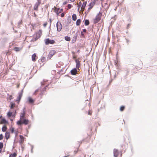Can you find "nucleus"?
<instances>
[{
  "mask_svg": "<svg viewBox=\"0 0 157 157\" xmlns=\"http://www.w3.org/2000/svg\"><path fill=\"white\" fill-rule=\"evenodd\" d=\"M23 92V89H22L21 90V91L18 93V96L16 100V101H17V103H18L20 101L22 97Z\"/></svg>",
  "mask_w": 157,
  "mask_h": 157,
  "instance_id": "f257e3e1",
  "label": "nucleus"
},
{
  "mask_svg": "<svg viewBox=\"0 0 157 157\" xmlns=\"http://www.w3.org/2000/svg\"><path fill=\"white\" fill-rule=\"evenodd\" d=\"M45 42L46 45H48L49 44H53L55 42V41L54 40H50L49 38L45 39Z\"/></svg>",
  "mask_w": 157,
  "mask_h": 157,
  "instance_id": "f03ea898",
  "label": "nucleus"
},
{
  "mask_svg": "<svg viewBox=\"0 0 157 157\" xmlns=\"http://www.w3.org/2000/svg\"><path fill=\"white\" fill-rule=\"evenodd\" d=\"M41 0H37V2L35 4L33 7L34 10L36 11L38 10V7L41 3Z\"/></svg>",
  "mask_w": 157,
  "mask_h": 157,
  "instance_id": "7ed1b4c3",
  "label": "nucleus"
},
{
  "mask_svg": "<svg viewBox=\"0 0 157 157\" xmlns=\"http://www.w3.org/2000/svg\"><path fill=\"white\" fill-rule=\"evenodd\" d=\"M57 27V31L58 32H60L61 30L62 26L60 22L58 21L56 24Z\"/></svg>",
  "mask_w": 157,
  "mask_h": 157,
  "instance_id": "20e7f679",
  "label": "nucleus"
},
{
  "mask_svg": "<svg viewBox=\"0 0 157 157\" xmlns=\"http://www.w3.org/2000/svg\"><path fill=\"white\" fill-rule=\"evenodd\" d=\"M29 121L28 120L25 119L21 121L20 124H17L18 125H21L23 124L25 125H27L29 123Z\"/></svg>",
  "mask_w": 157,
  "mask_h": 157,
  "instance_id": "39448f33",
  "label": "nucleus"
},
{
  "mask_svg": "<svg viewBox=\"0 0 157 157\" xmlns=\"http://www.w3.org/2000/svg\"><path fill=\"white\" fill-rule=\"evenodd\" d=\"M13 111H14V114H13V112L10 111H9L7 113V116H8V117H10L12 116H13L14 117H15V115L17 113L16 110H13Z\"/></svg>",
  "mask_w": 157,
  "mask_h": 157,
  "instance_id": "423d86ee",
  "label": "nucleus"
},
{
  "mask_svg": "<svg viewBox=\"0 0 157 157\" xmlns=\"http://www.w3.org/2000/svg\"><path fill=\"white\" fill-rule=\"evenodd\" d=\"M95 4V2L94 1H93L90 2L88 5V6H89V8H88V10L87 11V13H88L90 10L92 8L94 5Z\"/></svg>",
  "mask_w": 157,
  "mask_h": 157,
  "instance_id": "0eeeda50",
  "label": "nucleus"
},
{
  "mask_svg": "<svg viewBox=\"0 0 157 157\" xmlns=\"http://www.w3.org/2000/svg\"><path fill=\"white\" fill-rule=\"evenodd\" d=\"M44 82H44V81H43V82H41V88H42V86L44 85ZM48 85H46L45 87H44L43 88H42V90H41V89H40V90L41 91H45L46 90V88L48 87Z\"/></svg>",
  "mask_w": 157,
  "mask_h": 157,
  "instance_id": "6e6552de",
  "label": "nucleus"
},
{
  "mask_svg": "<svg viewBox=\"0 0 157 157\" xmlns=\"http://www.w3.org/2000/svg\"><path fill=\"white\" fill-rule=\"evenodd\" d=\"M77 69L75 68L73 69L70 71L71 74L72 75H76L77 73Z\"/></svg>",
  "mask_w": 157,
  "mask_h": 157,
  "instance_id": "1a4fd4ad",
  "label": "nucleus"
},
{
  "mask_svg": "<svg viewBox=\"0 0 157 157\" xmlns=\"http://www.w3.org/2000/svg\"><path fill=\"white\" fill-rule=\"evenodd\" d=\"M25 116L24 115H20V120L19 121H18L17 122V124H20V123L21 122V121H22V120L25 119Z\"/></svg>",
  "mask_w": 157,
  "mask_h": 157,
  "instance_id": "9d476101",
  "label": "nucleus"
},
{
  "mask_svg": "<svg viewBox=\"0 0 157 157\" xmlns=\"http://www.w3.org/2000/svg\"><path fill=\"white\" fill-rule=\"evenodd\" d=\"M75 62L76 63V68L78 69L80 67V61L79 60L76 59L75 60Z\"/></svg>",
  "mask_w": 157,
  "mask_h": 157,
  "instance_id": "9b49d317",
  "label": "nucleus"
},
{
  "mask_svg": "<svg viewBox=\"0 0 157 157\" xmlns=\"http://www.w3.org/2000/svg\"><path fill=\"white\" fill-rule=\"evenodd\" d=\"M98 15V14L96 16L94 20V22L95 23H98L101 19V17Z\"/></svg>",
  "mask_w": 157,
  "mask_h": 157,
  "instance_id": "f8f14e48",
  "label": "nucleus"
},
{
  "mask_svg": "<svg viewBox=\"0 0 157 157\" xmlns=\"http://www.w3.org/2000/svg\"><path fill=\"white\" fill-rule=\"evenodd\" d=\"M16 107V105L14 102H10V109H13L14 108Z\"/></svg>",
  "mask_w": 157,
  "mask_h": 157,
  "instance_id": "ddd939ff",
  "label": "nucleus"
},
{
  "mask_svg": "<svg viewBox=\"0 0 157 157\" xmlns=\"http://www.w3.org/2000/svg\"><path fill=\"white\" fill-rule=\"evenodd\" d=\"M113 156L114 157H117L118 156V150L114 149L113 150Z\"/></svg>",
  "mask_w": 157,
  "mask_h": 157,
  "instance_id": "4468645a",
  "label": "nucleus"
},
{
  "mask_svg": "<svg viewBox=\"0 0 157 157\" xmlns=\"http://www.w3.org/2000/svg\"><path fill=\"white\" fill-rule=\"evenodd\" d=\"M86 4H87L86 1L85 2H84L83 3L82 5V7H81V9L82 10L84 11V10L85 7L86 5Z\"/></svg>",
  "mask_w": 157,
  "mask_h": 157,
  "instance_id": "2eb2a0df",
  "label": "nucleus"
},
{
  "mask_svg": "<svg viewBox=\"0 0 157 157\" xmlns=\"http://www.w3.org/2000/svg\"><path fill=\"white\" fill-rule=\"evenodd\" d=\"M77 33H76L75 35L73 36V39L72 40V43H74L76 41L77 39Z\"/></svg>",
  "mask_w": 157,
  "mask_h": 157,
  "instance_id": "dca6fc26",
  "label": "nucleus"
},
{
  "mask_svg": "<svg viewBox=\"0 0 157 157\" xmlns=\"http://www.w3.org/2000/svg\"><path fill=\"white\" fill-rule=\"evenodd\" d=\"M36 55L35 53H34L32 56V60L34 62L36 61Z\"/></svg>",
  "mask_w": 157,
  "mask_h": 157,
  "instance_id": "f3484780",
  "label": "nucleus"
},
{
  "mask_svg": "<svg viewBox=\"0 0 157 157\" xmlns=\"http://www.w3.org/2000/svg\"><path fill=\"white\" fill-rule=\"evenodd\" d=\"M29 102L30 103L32 104L34 102V100L31 97H29L28 98V99Z\"/></svg>",
  "mask_w": 157,
  "mask_h": 157,
  "instance_id": "a211bd4d",
  "label": "nucleus"
},
{
  "mask_svg": "<svg viewBox=\"0 0 157 157\" xmlns=\"http://www.w3.org/2000/svg\"><path fill=\"white\" fill-rule=\"evenodd\" d=\"M10 137V133L9 132H6L5 134V138L7 140Z\"/></svg>",
  "mask_w": 157,
  "mask_h": 157,
  "instance_id": "6ab92c4d",
  "label": "nucleus"
},
{
  "mask_svg": "<svg viewBox=\"0 0 157 157\" xmlns=\"http://www.w3.org/2000/svg\"><path fill=\"white\" fill-rule=\"evenodd\" d=\"M1 121L2 123L4 124H6L8 123V122L4 118H2L1 120Z\"/></svg>",
  "mask_w": 157,
  "mask_h": 157,
  "instance_id": "aec40b11",
  "label": "nucleus"
},
{
  "mask_svg": "<svg viewBox=\"0 0 157 157\" xmlns=\"http://www.w3.org/2000/svg\"><path fill=\"white\" fill-rule=\"evenodd\" d=\"M118 55V52H117L116 53V60H115L114 61V64L117 67L118 66L117 63H118V59H117V55Z\"/></svg>",
  "mask_w": 157,
  "mask_h": 157,
  "instance_id": "412c9836",
  "label": "nucleus"
},
{
  "mask_svg": "<svg viewBox=\"0 0 157 157\" xmlns=\"http://www.w3.org/2000/svg\"><path fill=\"white\" fill-rule=\"evenodd\" d=\"M72 20L74 21H75L77 19V16L76 14H74L72 15Z\"/></svg>",
  "mask_w": 157,
  "mask_h": 157,
  "instance_id": "4be33fe9",
  "label": "nucleus"
},
{
  "mask_svg": "<svg viewBox=\"0 0 157 157\" xmlns=\"http://www.w3.org/2000/svg\"><path fill=\"white\" fill-rule=\"evenodd\" d=\"M81 22V20L80 19H78L76 21V25L77 26H79L80 25Z\"/></svg>",
  "mask_w": 157,
  "mask_h": 157,
  "instance_id": "5701e85b",
  "label": "nucleus"
},
{
  "mask_svg": "<svg viewBox=\"0 0 157 157\" xmlns=\"http://www.w3.org/2000/svg\"><path fill=\"white\" fill-rule=\"evenodd\" d=\"M90 24V22L88 19H86L85 20V23L84 24L86 26H87L89 25Z\"/></svg>",
  "mask_w": 157,
  "mask_h": 157,
  "instance_id": "b1692460",
  "label": "nucleus"
},
{
  "mask_svg": "<svg viewBox=\"0 0 157 157\" xmlns=\"http://www.w3.org/2000/svg\"><path fill=\"white\" fill-rule=\"evenodd\" d=\"M17 155V154L15 152H14L13 154H10L9 157H16Z\"/></svg>",
  "mask_w": 157,
  "mask_h": 157,
  "instance_id": "393cba45",
  "label": "nucleus"
},
{
  "mask_svg": "<svg viewBox=\"0 0 157 157\" xmlns=\"http://www.w3.org/2000/svg\"><path fill=\"white\" fill-rule=\"evenodd\" d=\"M13 97H12V95H8L7 97L8 99L10 100H11L13 99Z\"/></svg>",
  "mask_w": 157,
  "mask_h": 157,
  "instance_id": "a878e982",
  "label": "nucleus"
},
{
  "mask_svg": "<svg viewBox=\"0 0 157 157\" xmlns=\"http://www.w3.org/2000/svg\"><path fill=\"white\" fill-rule=\"evenodd\" d=\"M65 40L67 41H69L71 40L70 37L69 36H66L65 37Z\"/></svg>",
  "mask_w": 157,
  "mask_h": 157,
  "instance_id": "bb28decb",
  "label": "nucleus"
},
{
  "mask_svg": "<svg viewBox=\"0 0 157 157\" xmlns=\"http://www.w3.org/2000/svg\"><path fill=\"white\" fill-rule=\"evenodd\" d=\"M6 129H7V128H6V126H3L2 128V131L3 132H6Z\"/></svg>",
  "mask_w": 157,
  "mask_h": 157,
  "instance_id": "cd10ccee",
  "label": "nucleus"
},
{
  "mask_svg": "<svg viewBox=\"0 0 157 157\" xmlns=\"http://www.w3.org/2000/svg\"><path fill=\"white\" fill-rule=\"evenodd\" d=\"M59 8H58L56 10H55V12L56 13L57 15H58L59 13H61V11H59Z\"/></svg>",
  "mask_w": 157,
  "mask_h": 157,
  "instance_id": "c85d7f7f",
  "label": "nucleus"
},
{
  "mask_svg": "<svg viewBox=\"0 0 157 157\" xmlns=\"http://www.w3.org/2000/svg\"><path fill=\"white\" fill-rule=\"evenodd\" d=\"M45 61V57L43 56L41 58V61L42 63L44 62Z\"/></svg>",
  "mask_w": 157,
  "mask_h": 157,
  "instance_id": "c756f323",
  "label": "nucleus"
},
{
  "mask_svg": "<svg viewBox=\"0 0 157 157\" xmlns=\"http://www.w3.org/2000/svg\"><path fill=\"white\" fill-rule=\"evenodd\" d=\"M25 108H23V112L21 113V115H24L25 116Z\"/></svg>",
  "mask_w": 157,
  "mask_h": 157,
  "instance_id": "7c9ffc66",
  "label": "nucleus"
},
{
  "mask_svg": "<svg viewBox=\"0 0 157 157\" xmlns=\"http://www.w3.org/2000/svg\"><path fill=\"white\" fill-rule=\"evenodd\" d=\"M125 107L124 106H121L120 107V110L121 111H123Z\"/></svg>",
  "mask_w": 157,
  "mask_h": 157,
  "instance_id": "2f4dec72",
  "label": "nucleus"
},
{
  "mask_svg": "<svg viewBox=\"0 0 157 157\" xmlns=\"http://www.w3.org/2000/svg\"><path fill=\"white\" fill-rule=\"evenodd\" d=\"M3 143L1 142H0V149L2 150V148H3Z\"/></svg>",
  "mask_w": 157,
  "mask_h": 157,
  "instance_id": "473e14b6",
  "label": "nucleus"
},
{
  "mask_svg": "<svg viewBox=\"0 0 157 157\" xmlns=\"http://www.w3.org/2000/svg\"><path fill=\"white\" fill-rule=\"evenodd\" d=\"M21 140V142H22L24 139V137L22 135L19 136Z\"/></svg>",
  "mask_w": 157,
  "mask_h": 157,
  "instance_id": "72a5a7b5",
  "label": "nucleus"
},
{
  "mask_svg": "<svg viewBox=\"0 0 157 157\" xmlns=\"http://www.w3.org/2000/svg\"><path fill=\"white\" fill-rule=\"evenodd\" d=\"M54 54V51H51L49 53V54L51 55V56H52Z\"/></svg>",
  "mask_w": 157,
  "mask_h": 157,
  "instance_id": "f704fd0d",
  "label": "nucleus"
},
{
  "mask_svg": "<svg viewBox=\"0 0 157 157\" xmlns=\"http://www.w3.org/2000/svg\"><path fill=\"white\" fill-rule=\"evenodd\" d=\"M22 23V20L20 21L18 23V26H20V25Z\"/></svg>",
  "mask_w": 157,
  "mask_h": 157,
  "instance_id": "c9c22d12",
  "label": "nucleus"
},
{
  "mask_svg": "<svg viewBox=\"0 0 157 157\" xmlns=\"http://www.w3.org/2000/svg\"><path fill=\"white\" fill-rule=\"evenodd\" d=\"M3 138V136L2 134L0 135V140H2Z\"/></svg>",
  "mask_w": 157,
  "mask_h": 157,
  "instance_id": "e433bc0d",
  "label": "nucleus"
},
{
  "mask_svg": "<svg viewBox=\"0 0 157 157\" xmlns=\"http://www.w3.org/2000/svg\"><path fill=\"white\" fill-rule=\"evenodd\" d=\"M72 5L71 4H69L67 5V7L68 9H70L71 8Z\"/></svg>",
  "mask_w": 157,
  "mask_h": 157,
  "instance_id": "4c0bfd02",
  "label": "nucleus"
},
{
  "mask_svg": "<svg viewBox=\"0 0 157 157\" xmlns=\"http://www.w3.org/2000/svg\"><path fill=\"white\" fill-rule=\"evenodd\" d=\"M14 128H11V133H13L14 132Z\"/></svg>",
  "mask_w": 157,
  "mask_h": 157,
  "instance_id": "58836bf2",
  "label": "nucleus"
},
{
  "mask_svg": "<svg viewBox=\"0 0 157 157\" xmlns=\"http://www.w3.org/2000/svg\"><path fill=\"white\" fill-rule=\"evenodd\" d=\"M65 15V13H62L61 14V17H63Z\"/></svg>",
  "mask_w": 157,
  "mask_h": 157,
  "instance_id": "ea45409f",
  "label": "nucleus"
},
{
  "mask_svg": "<svg viewBox=\"0 0 157 157\" xmlns=\"http://www.w3.org/2000/svg\"><path fill=\"white\" fill-rule=\"evenodd\" d=\"M39 90V89H38L36 90L35 91V92L34 93H33V94H35V93H36Z\"/></svg>",
  "mask_w": 157,
  "mask_h": 157,
  "instance_id": "a19ab883",
  "label": "nucleus"
},
{
  "mask_svg": "<svg viewBox=\"0 0 157 157\" xmlns=\"http://www.w3.org/2000/svg\"><path fill=\"white\" fill-rule=\"evenodd\" d=\"M81 36H84V34L83 33V32H82V31H81Z\"/></svg>",
  "mask_w": 157,
  "mask_h": 157,
  "instance_id": "79ce46f5",
  "label": "nucleus"
},
{
  "mask_svg": "<svg viewBox=\"0 0 157 157\" xmlns=\"http://www.w3.org/2000/svg\"><path fill=\"white\" fill-rule=\"evenodd\" d=\"M83 32L84 33H86V29H84L82 30Z\"/></svg>",
  "mask_w": 157,
  "mask_h": 157,
  "instance_id": "37998d69",
  "label": "nucleus"
},
{
  "mask_svg": "<svg viewBox=\"0 0 157 157\" xmlns=\"http://www.w3.org/2000/svg\"><path fill=\"white\" fill-rule=\"evenodd\" d=\"M67 3V1H65L63 3V5H65Z\"/></svg>",
  "mask_w": 157,
  "mask_h": 157,
  "instance_id": "c03bdc74",
  "label": "nucleus"
},
{
  "mask_svg": "<svg viewBox=\"0 0 157 157\" xmlns=\"http://www.w3.org/2000/svg\"><path fill=\"white\" fill-rule=\"evenodd\" d=\"M33 145H31V152L32 153H33Z\"/></svg>",
  "mask_w": 157,
  "mask_h": 157,
  "instance_id": "a18cd8bd",
  "label": "nucleus"
},
{
  "mask_svg": "<svg viewBox=\"0 0 157 157\" xmlns=\"http://www.w3.org/2000/svg\"><path fill=\"white\" fill-rule=\"evenodd\" d=\"M91 114H92V113L91 112H90V111H89L88 112V114L90 115H91Z\"/></svg>",
  "mask_w": 157,
  "mask_h": 157,
  "instance_id": "49530a36",
  "label": "nucleus"
},
{
  "mask_svg": "<svg viewBox=\"0 0 157 157\" xmlns=\"http://www.w3.org/2000/svg\"><path fill=\"white\" fill-rule=\"evenodd\" d=\"M78 11L79 10V9L80 7V5H78Z\"/></svg>",
  "mask_w": 157,
  "mask_h": 157,
  "instance_id": "de8ad7c7",
  "label": "nucleus"
},
{
  "mask_svg": "<svg viewBox=\"0 0 157 157\" xmlns=\"http://www.w3.org/2000/svg\"><path fill=\"white\" fill-rule=\"evenodd\" d=\"M39 35L41 34V33H42V31L41 30H39Z\"/></svg>",
  "mask_w": 157,
  "mask_h": 157,
  "instance_id": "09e8293b",
  "label": "nucleus"
},
{
  "mask_svg": "<svg viewBox=\"0 0 157 157\" xmlns=\"http://www.w3.org/2000/svg\"><path fill=\"white\" fill-rule=\"evenodd\" d=\"M47 25V23H44L43 24V26L44 27H45L46 26V25Z\"/></svg>",
  "mask_w": 157,
  "mask_h": 157,
  "instance_id": "8fccbe9b",
  "label": "nucleus"
},
{
  "mask_svg": "<svg viewBox=\"0 0 157 157\" xmlns=\"http://www.w3.org/2000/svg\"><path fill=\"white\" fill-rule=\"evenodd\" d=\"M15 50H16V51H18V50H18V49H19V48H18L16 47V48H15Z\"/></svg>",
  "mask_w": 157,
  "mask_h": 157,
  "instance_id": "3c124183",
  "label": "nucleus"
},
{
  "mask_svg": "<svg viewBox=\"0 0 157 157\" xmlns=\"http://www.w3.org/2000/svg\"><path fill=\"white\" fill-rule=\"evenodd\" d=\"M49 21H50V25H51V22H52V19L51 18H50L49 19Z\"/></svg>",
  "mask_w": 157,
  "mask_h": 157,
  "instance_id": "603ef678",
  "label": "nucleus"
},
{
  "mask_svg": "<svg viewBox=\"0 0 157 157\" xmlns=\"http://www.w3.org/2000/svg\"><path fill=\"white\" fill-rule=\"evenodd\" d=\"M3 118L2 117V116H0V119L1 120H2V118Z\"/></svg>",
  "mask_w": 157,
  "mask_h": 157,
  "instance_id": "864d4df0",
  "label": "nucleus"
},
{
  "mask_svg": "<svg viewBox=\"0 0 157 157\" xmlns=\"http://www.w3.org/2000/svg\"><path fill=\"white\" fill-rule=\"evenodd\" d=\"M112 80H110L109 82V85L110 84V83H111V82H112Z\"/></svg>",
  "mask_w": 157,
  "mask_h": 157,
  "instance_id": "5fc2aeb1",
  "label": "nucleus"
},
{
  "mask_svg": "<svg viewBox=\"0 0 157 157\" xmlns=\"http://www.w3.org/2000/svg\"><path fill=\"white\" fill-rule=\"evenodd\" d=\"M78 152V150L76 151H74V152L75 153V154H76Z\"/></svg>",
  "mask_w": 157,
  "mask_h": 157,
  "instance_id": "6e6d98bb",
  "label": "nucleus"
},
{
  "mask_svg": "<svg viewBox=\"0 0 157 157\" xmlns=\"http://www.w3.org/2000/svg\"><path fill=\"white\" fill-rule=\"evenodd\" d=\"M81 2H79V5H80L81 6Z\"/></svg>",
  "mask_w": 157,
  "mask_h": 157,
  "instance_id": "4d7b16f0",
  "label": "nucleus"
},
{
  "mask_svg": "<svg viewBox=\"0 0 157 157\" xmlns=\"http://www.w3.org/2000/svg\"><path fill=\"white\" fill-rule=\"evenodd\" d=\"M10 120L11 121H13V119H10Z\"/></svg>",
  "mask_w": 157,
  "mask_h": 157,
  "instance_id": "13d9d810",
  "label": "nucleus"
},
{
  "mask_svg": "<svg viewBox=\"0 0 157 157\" xmlns=\"http://www.w3.org/2000/svg\"><path fill=\"white\" fill-rule=\"evenodd\" d=\"M17 132H16V135H15V136L16 137L17 136Z\"/></svg>",
  "mask_w": 157,
  "mask_h": 157,
  "instance_id": "bf43d9fd",
  "label": "nucleus"
},
{
  "mask_svg": "<svg viewBox=\"0 0 157 157\" xmlns=\"http://www.w3.org/2000/svg\"><path fill=\"white\" fill-rule=\"evenodd\" d=\"M2 150L0 149V153L1 152Z\"/></svg>",
  "mask_w": 157,
  "mask_h": 157,
  "instance_id": "052dcab7",
  "label": "nucleus"
},
{
  "mask_svg": "<svg viewBox=\"0 0 157 157\" xmlns=\"http://www.w3.org/2000/svg\"><path fill=\"white\" fill-rule=\"evenodd\" d=\"M79 51V50H78L77 51V52H78Z\"/></svg>",
  "mask_w": 157,
  "mask_h": 157,
  "instance_id": "680f3d73",
  "label": "nucleus"
},
{
  "mask_svg": "<svg viewBox=\"0 0 157 157\" xmlns=\"http://www.w3.org/2000/svg\"><path fill=\"white\" fill-rule=\"evenodd\" d=\"M60 10L61 11L63 10V9H61Z\"/></svg>",
  "mask_w": 157,
  "mask_h": 157,
  "instance_id": "e2e57ef3",
  "label": "nucleus"
},
{
  "mask_svg": "<svg viewBox=\"0 0 157 157\" xmlns=\"http://www.w3.org/2000/svg\"><path fill=\"white\" fill-rule=\"evenodd\" d=\"M117 9V7L115 9V10H116Z\"/></svg>",
  "mask_w": 157,
  "mask_h": 157,
  "instance_id": "0e129e2a",
  "label": "nucleus"
},
{
  "mask_svg": "<svg viewBox=\"0 0 157 157\" xmlns=\"http://www.w3.org/2000/svg\"><path fill=\"white\" fill-rule=\"evenodd\" d=\"M27 133H28V130H27Z\"/></svg>",
  "mask_w": 157,
  "mask_h": 157,
  "instance_id": "69168bd1",
  "label": "nucleus"
}]
</instances>
